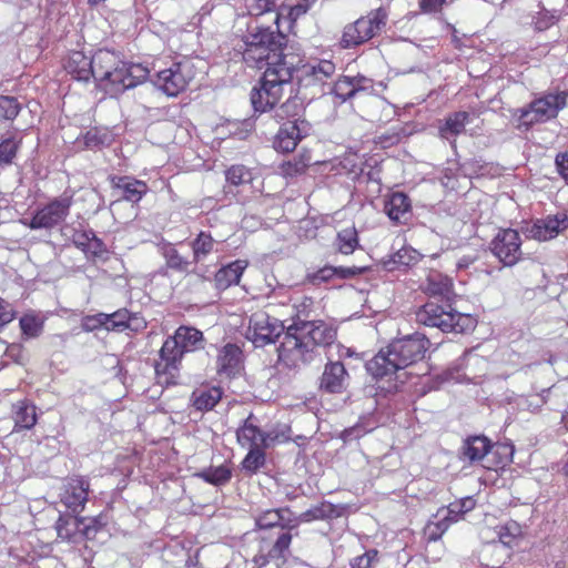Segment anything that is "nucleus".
<instances>
[{
  "instance_id": "f257e3e1",
  "label": "nucleus",
  "mask_w": 568,
  "mask_h": 568,
  "mask_svg": "<svg viewBox=\"0 0 568 568\" xmlns=\"http://www.w3.org/2000/svg\"><path fill=\"white\" fill-rule=\"evenodd\" d=\"M247 33L236 43L235 50L242 54L248 67L258 69L291 67L295 69V55L284 52L285 36L278 26H261L256 20L247 22Z\"/></svg>"
},
{
  "instance_id": "f03ea898",
  "label": "nucleus",
  "mask_w": 568,
  "mask_h": 568,
  "mask_svg": "<svg viewBox=\"0 0 568 568\" xmlns=\"http://www.w3.org/2000/svg\"><path fill=\"white\" fill-rule=\"evenodd\" d=\"M336 329L323 322H302L290 326L278 346V359L290 368L311 363L317 347L332 345Z\"/></svg>"
},
{
  "instance_id": "7ed1b4c3",
  "label": "nucleus",
  "mask_w": 568,
  "mask_h": 568,
  "mask_svg": "<svg viewBox=\"0 0 568 568\" xmlns=\"http://www.w3.org/2000/svg\"><path fill=\"white\" fill-rule=\"evenodd\" d=\"M428 344V338L420 333L397 338L366 363V371L374 378H390L395 375L399 379L397 373L422 359Z\"/></svg>"
},
{
  "instance_id": "20e7f679",
  "label": "nucleus",
  "mask_w": 568,
  "mask_h": 568,
  "mask_svg": "<svg viewBox=\"0 0 568 568\" xmlns=\"http://www.w3.org/2000/svg\"><path fill=\"white\" fill-rule=\"evenodd\" d=\"M92 78L111 95L134 88L149 78V69L140 63H128L110 50L101 49L92 55Z\"/></svg>"
},
{
  "instance_id": "39448f33",
  "label": "nucleus",
  "mask_w": 568,
  "mask_h": 568,
  "mask_svg": "<svg viewBox=\"0 0 568 568\" xmlns=\"http://www.w3.org/2000/svg\"><path fill=\"white\" fill-rule=\"evenodd\" d=\"M204 347L203 333L192 326H180L173 335L168 336L160 349V361L155 364V372L170 374L178 372L186 353H192Z\"/></svg>"
},
{
  "instance_id": "423d86ee",
  "label": "nucleus",
  "mask_w": 568,
  "mask_h": 568,
  "mask_svg": "<svg viewBox=\"0 0 568 568\" xmlns=\"http://www.w3.org/2000/svg\"><path fill=\"white\" fill-rule=\"evenodd\" d=\"M294 69L291 67L265 68L260 87L253 88L251 103L255 112L265 113L280 103L284 89L291 84Z\"/></svg>"
},
{
  "instance_id": "0eeeda50",
  "label": "nucleus",
  "mask_w": 568,
  "mask_h": 568,
  "mask_svg": "<svg viewBox=\"0 0 568 568\" xmlns=\"http://www.w3.org/2000/svg\"><path fill=\"white\" fill-rule=\"evenodd\" d=\"M567 91L547 93L534 99L527 106L516 111L518 128L526 130L537 123H545L555 118L567 105Z\"/></svg>"
},
{
  "instance_id": "6e6552de",
  "label": "nucleus",
  "mask_w": 568,
  "mask_h": 568,
  "mask_svg": "<svg viewBox=\"0 0 568 568\" xmlns=\"http://www.w3.org/2000/svg\"><path fill=\"white\" fill-rule=\"evenodd\" d=\"M415 321L428 327H436L444 333H463L471 320L468 315L454 311L448 304L427 302L415 312Z\"/></svg>"
},
{
  "instance_id": "1a4fd4ad",
  "label": "nucleus",
  "mask_w": 568,
  "mask_h": 568,
  "mask_svg": "<svg viewBox=\"0 0 568 568\" xmlns=\"http://www.w3.org/2000/svg\"><path fill=\"white\" fill-rule=\"evenodd\" d=\"M388 13L384 8L371 11L366 17L344 27L339 45L343 49L356 48L375 36L386 26Z\"/></svg>"
},
{
  "instance_id": "9d476101",
  "label": "nucleus",
  "mask_w": 568,
  "mask_h": 568,
  "mask_svg": "<svg viewBox=\"0 0 568 568\" xmlns=\"http://www.w3.org/2000/svg\"><path fill=\"white\" fill-rule=\"evenodd\" d=\"M196 69L192 60L183 59L170 67L156 71L151 78L152 83L168 97H176L183 92L195 78Z\"/></svg>"
},
{
  "instance_id": "9b49d317",
  "label": "nucleus",
  "mask_w": 568,
  "mask_h": 568,
  "mask_svg": "<svg viewBox=\"0 0 568 568\" xmlns=\"http://www.w3.org/2000/svg\"><path fill=\"white\" fill-rule=\"evenodd\" d=\"M283 331L284 325L280 320L258 311L251 315L245 335L256 347H263L274 343Z\"/></svg>"
},
{
  "instance_id": "f8f14e48",
  "label": "nucleus",
  "mask_w": 568,
  "mask_h": 568,
  "mask_svg": "<svg viewBox=\"0 0 568 568\" xmlns=\"http://www.w3.org/2000/svg\"><path fill=\"white\" fill-rule=\"evenodd\" d=\"M71 197H55L38 207L29 222H23L31 230H51L60 225L69 215Z\"/></svg>"
},
{
  "instance_id": "ddd939ff",
  "label": "nucleus",
  "mask_w": 568,
  "mask_h": 568,
  "mask_svg": "<svg viewBox=\"0 0 568 568\" xmlns=\"http://www.w3.org/2000/svg\"><path fill=\"white\" fill-rule=\"evenodd\" d=\"M567 230L568 214L565 212H557L556 214H548L544 217L534 220L523 229V232L528 239H532L538 242H547L556 239Z\"/></svg>"
},
{
  "instance_id": "4468645a",
  "label": "nucleus",
  "mask_w": 568,
  "mask_h": 568,
  "mask_svg": "<svg viewBox=\"0 0 568 568\" xmlns=\"http://www.w3.org/2000/svg\"><path fill=\"white\" fill-rule=\"evenodd\" d=\"M490 248L505 266L515 265L523 255L520 235L513 229L499 230L490 243Z\"/></svg>"
},
{
  "instance_id": "2eb2a0df",
  "label": "nucleus",
  "mask_w": 568,
  "mask_h": 568,
  "mask_svg": "<svg viewBox=\"0 0 568 568\" xmlns=\"http://www.w3.org/2000/svg\"><path fill=\"white\" fill-rule=\"evenodd\" d=\"M90 483L81 476L68 478L60 489V501L67 509L73 514H79L84 509L88 501Z\"/></svg>"
},
{
  "instance_id": "dca6fc26",
  "label": "nucleus",
  "mask_w": 568,
  "mask_h": 568,
  "mask_svg": "<svg viewBox=\"0 0 568 568\" xmlns=\"http://www.w3.org/2000/svg\"><path fill=\"white\" fill-rule=\"evenodd\" d=\"M296 60L297 58L295 57ZM295 71L298 73L300 80L304 81L306 85L324 84L335 74L336 67L331 60H317L303 64L300 68L295 67Z\"/></svg>"
},
{
  "instance_id": "f3484780",
  "label": "nucleus",
  "mask_w": 568,
  "mask_h": 568,
  "mask_svg": "<svg viewBox=\"0 0 568 568\" xmlns=\"http://www.w3.org/2000/svg\"><path fill=\"white\" fill-rule=\"evenodd\" d=\"M160 252L165 261L168 268L178 273H194L204 280L209 278L202 267L197 266L191 270V266L194 264L193 258L189 260L187 257L180 254L175 245L172 243H163L160 246Z\"/></svg>"
},
{
  "instance_id": "a211bd4d",
  "label": "nucleus",
  "mask_w": 568,
  "mask_h": 568,
  "mask_svg": "<svg viewBox=\"0 0 568 568\" xmlns=\"http://www.w3.org/2000/svg\"><path fill=\"white\" fill-rule=\"evenodd\" d=\"M348 381V373L342 362H328L323 371L320 388L329 394L342 393Z\"/></svg>"
},
{
  "instance_id": "6ab92c4d",
  "label": "nucleus",
  "mask_w": 568,
  "mask_h": 568,
  "mask_svg": "<svg viewBox=\"0 0 568 568\" xmlns=\"http://www.w3.org/2000/svg\"><path fill=\"white\" fill-rule=\"evenodd\" d=\"M109 332H140L146 327V322L136 313H130L126 308L118 310L111 314H106Z\"/></svg>"
},
{
  "instance_id": "aec40b11",
  "label": "nucleus",
  "mask_w": 568,
  "mask_h": 568,
  "mask_svg": "<svg viewBox=\"0 0 568 568\" xmlns=\"http://www.w3.org/2000/svg\"><path fill=\"white\" fill-rule=\"evenodd\" d=\"M242 351L235 344H226L219 349L216 372L220 376L232 377L240 372Z\"/></svg>"
},
{
  "instance_id": "412c9836",
  "label": "nucleus",
  "mask_w": 568,
  "mask_h": 568,
  "mask_svg": "<svg viewBox=\"0 0 568 568\" xmlns=\"http://www.w3.org/2000/svg\"><path fill=\"white\" fill-rule=\"evenodd\" d=\"M92 63V57L85 55L82 51H72L67 59L64 68L73 79L88 82L94 72Z\"/></svg>"
},
{
  "instance_id": "4be33fe9",
  "label": "nucleus",
  "mask_w": 568,
  "mask_h": 568,
  "mask_svg": "<svg viewBox=\"0 0 568 568\" xmlns=\"http://www.w3.org/2000/svg\"><path fill=\"white\" fill-rule=\"evenodd\" d=\"M114 189L121 193V199L131 203H138L149 190L145 182L130 176L118 178Z\"/></svg>"
},
{
  "instance_id": "5701e85b",
  "label": "nucleus",
  "mask_w": 568,
  "mask_h": 568,
  "mask_svg": "<svg viewBox=\"0 0 568 568\" xmlns=\"http://www.w3.org/2000/svg\"><path fill=\"white\" fill-rule=\"evenodd\" d=\"M365 267H343V266H324L316 272L307 275L308 281L314 285H320L329 281L334 276L339 278H351L365 272Z\"/></svg>"
},
{
  "instance_id": "b1692460",
  "label": "nucleus",
  "mask_w": 568,
  "mask_h": 568,
  "mask_svg": "<svg viewBox=\"0 0 568 568\" xmlns=\"http://www.w3.org/2000/svg\"><path fill=\"white\" fill-rule=\"evenodd\" d=\"M410 200L403 192H395L385 200L384 211L395 222H404L410 213Z\"/></svg>"
},
{
  "instance_id": "393cba45",
  "label": "nucleus",
  "mask_w": 568,
  "mask_h": 568,
  "mask_svg": "<svg viewBox=\"0 0 568 568\" xmlns=\"http://www.w3.org/2000/svg\"><path fill=\"white\" fill-rule=\"evenodd\" d=\"M302 139L301 129L294 121L283 124L274 140V148L277 151L288 153L295 150L298 141Z\"/></svg>"
},
{
  "instance_id": "a878e982",
  "label": "nucleus",
  "mask_w": 568,
  "mask_h": 568,
  "mask_svg": "<svg viewBox=\"0 0 568 568\" xmlns=\"http://www.w3.org/2000/svg\"><path fill=\"white\" fill-rule=\"evenodd\" d=\"M248 263L244 260H236L226 266L221 267L215 273V286L219 290H225L231 285L239 284L241 276Z\"/></svg>"
},
{
  "instance_id": "bb28decb",
  "label": "nucleus",
  "mask_w": 568,
  "mask_h": 568,
  "mask_svg": "<svg viewBox=\"0 0 568 568\" xmlns=\"http://www.w3.org/2000/svg\"><path fill=\"white\" fill-rule=\"evenodd\" d=\"M245 9L253 20L258 17H268L274 26H278L280 13L275 0H244Z\"/></svg>"
},
{
  "instance_id": "cd10ccee",
  "label": "nucleus",
  "mask_w": 568,
  "mask_h": 568,
  "mask_svg": "<svg viewBox=\"0 0 568 568\" xmlns=\"http://www.w3.org/2000/svg\"><path fill=\"white\" fill-rule=\"evenodd\" d=\"M14 430L31 429L37 423V407L27 400L13 405Z\"/></svg>"
},
{
  "instance_id": "c85d7f7f",
  "label": "nucleus",
  "mask_w": 568,
  "mask_h": 568,
  "mask_svg": "<svg viewBox=\"0 0 568 568\" xmlns=\"http://www.w3.org/2000/svg\"><path fill=\"white\" fill-rule=\"evenodd\" d=\"M491 443L485 436H470L465 439L462 453L470 463L481 460L490 450Z\"/></svg>"
},
{
  "instance_id": "c756f323",
  "label": "nucleus",
  "mask_w": 568,
  "mask_h": 568,
  "mask_svg": "<svg viewBox=\"0 0 568 568\" xmlns=\"http://www.w3.org/2000/svg\"><path fill=\"white\" fill-rule=\"evenodd\" d=\"M470 121V114L466 111H458L449 114L444 124L439 126V134L443 139L450 140L464 132L466 124Z\"/></svg>"
},
{
  "instance_id": "7c9ffc66",
  "label": "nucleus",
  "mask_w": 568,
  "mask_h": 568,
  "mask_svg": "<svg viewBox=\"0 0 568 568\" xmlns=\"http://www.w3.org/2000/svg\"><path fill=\"white\" fill-rule=\"evenodd\" d=\"M217 244L219 242L209 232L201 231L190 243L194 264L203 262L211 253L216 251Z\"/></svg>"
},
{
  "instance_id": "2f4dec72",
  "label": "nucleus",
  "mask_w": 568,
  "mask_h": 568,
  "mask_svg": "<svg viewBox=\"0 0 568 568\" xmlns=\"http://www.w3.org/2000/svg\"><path fill=\"white\" fill-rule=\"evenodd\" d=\"M452 280L439 272H430L424 284L425 293L430 296L448 297L452 293Z\"/></svg>"
},
{
  "instance_id": "473e14b6",
  "label": "nucleus",
  "mask_w": 568,
  "mask_h": 568,
  "mask_svg": "<svg viewBox=\"0 0 568 568\" xmlns=\"http://www.w3.org/2000/svg\"><path fill=\"white\" fill-rule=\"evenodd\" d=\"M221 398L222 390L220 387L197 389L192 394V403L197 410L213 409Z\"/></svg>"
},
{
  "instance_id": "72a5a7b5",
  "label": "nucleus",
  "mask_w": 568,
  "mask_h": 568,
  "mask_svg": "<svg viewBox=\"0 0 568 568\" xmlns=\"http://www.w3.org/2000/svg\"><path fill=\"white\" fill-rule=\"evenodd\" d=\"M196 477L201 478L207 484L214 486H222L230 481L232 477V470L225 465L211 466L195 474Z\"/></svg>"
},
{
  "instance_id": "f704fd0d",
  "label": "nucleus",
  "mask_w": 568,
  "mask_h": 568,
  "mask_svg": "<svg viewBox=\"0 0 568 568\" xmlns=\"http://www.w3.org/2000/svg\"><path fill=\"white\" fill-rule=\"evenodd\" d=\"M336 515V509L333 504L323 501L300 514L297 517L298 523H311L314 520H323L333 518Z\"/></svg>"
},
{
  "instance_id": "c9c22d12",
  "label": "nucleus",
  "mask_w": 568,
  "mask_h": 568,
  "mask_svg": "<svg viewBox=\"0 0 568 568\" xmlns=\"http://www.w3.org/2000/svg\"><path fill=\"white\" fill-rule=\"evenodd\" d=\"M262 432L257 426L251 423L247 418L244 425L237 430V440L242 446L261 447L262 446Z\"/></svg>"
},
{
  "instance_id": "e433bc0d",
  "label": "nucleus",
  "mask_w": 568,
  "mask_h": 568,
  "mask_svg": "<svg viewBox=\"0 0 568 568\" xmlns=\"http://www.w3.org/2000/svg\"><path fill=\"white\" fill-rule=\"evenodd\" d=\"M335 246L342 254H352L358 246V235L354 226L345 227L337 233Z\"/></svg>"
},
{
  "instance_id": "4c0bfd02",
  "label": "nucleus",
  "mask_w": 568,
  "mask_h": 568,
  "mask_svg": "<svg viewBox=\"0 0 568 568\" xmlns=\"http://www.w3.org/2000/svg\"><path fill=\"white\" fill-rule=\"evenodd\" d=\"M419 253L413 247H403L398 250L387 262L388 270L399 266H409L419 261Z\"/></svg>"
},
{
  "instance_id": "58836bf2",
  "label": "nucleus",
  "mask_w": 568,
  "mask_h": 568,
  "mask_svg": "<svg viewBox=\"0 0 568 568\" xmlns=\"http://www.w3.org/2000/svg\"><path fill=\"white\" fill-rule=\"evenodd\" d=\"M21 111V104L14 97L0 95V120H14Z\"/></svg>"
},
{
  "instance_id": "ea45409f",
  "label": "nucleus",
  "mask_w": 568,
  "mask_h": 568,
  "mask_svg": "<svg viewBox=\"0 0 568 568\" xmlns=\"http://www.w3.org/2000/svg\"><path fill=\"white\" fill-rule=\"evenodd\" d=\"M20 327L27 337H37L43 328V321L34 314H26L20 318Z\"/></svg>"
},
{
  "instance_id": "a19ab883",
  "label": "nucleus",
  "mask_w": 568,
  "mask_h": 568,
  "mask_svg": "<svg viewBox=\"0 0 568 568\" xmlns=\"http://www.w3.org/2000/svg\"><path fill=\"white\" fill-rule=\"evenodd\" d=\"M284 511L286 509H267L255 518V524L261 529L278 526L283 520Z\"/></svg>"
},
{
  "instance_id": "79ce46f5",
  "label": "nucleus",
  "mask_w": 568,
  "mask_h": 568,
  "mask_svg": "<svg viewBox=\"0 0 568 568\" xmlns=\"http://www.w3.org/2000/svg\"><path fill=\"white\" fill-rule=\"evenodd\" d=\"M226 181L233 185H242L250 183L253 180V174L250 169L244 165H232L225 173Z\"/></svg>"
},
{
  "instance_id": "37998d69",
  "label": "nucleus",
  "mask_w": 568,
  "mask_h": 568,
  "mask_svg": "<svg viewBox=\"0 0 568 568\" xmlns=\"http://www.w3.org/2000/svg\"><path fill=\"white\" fill-rule=\"evenodd\" d=\"M81 521L77 518L60 516L55 524L58 537L62 540H70Z\"/></svg>"
},
{
  "instance_id": "c03bdc74",
  "label": "nucleus",
  "mask_w": 568,
  "mask_h": 568,
  "mask_svg": "<svg viewBox=\"0 0 568 568\" xmlns=\"http://www.w3.org/2000/svg\"><path fill=\"white\" fill-rule=\"evenodd\" d=\"M262 447L250 448L247 455L242 462L243 469L250 473L257 471L265 464V454Z\"/></svg>"
},
{
  "instance_id": "a18cd8bd",
  "label": "nucleus",
  "mask_w": 568,
  "mask_h": 568,
  "mask_svg": "<svg viewBox=\"0 0 568 568\" xmlns=\"http://www.w3.org/2000/svg\"><path fill=\"white\" fill-rule=\"evenodd\" d=\"M354 88L352 78L343 77L334 83L332 92L343 103L356 95Z\"/></svg>"
},
{
  "instance_id": "49530a36",
  "label": "nucleus",
  "mask_w": 568,
  "mask_h": 568,
  "mask_svg": "<svg viewBox=\"0 0 568 568\" xmlns=\"http://www.w3.org/2000/svg\"><path fill=\"white\" fill-rule=\"evenodd\" d=\"M435 519L436 520L428 521L424 529L425 537L428 541L438 540L450 525L447 519L442 516H435Z\"/></svg>"
},
{
  "instance_id": "de8ad7c7",
  "label": "nucleus",
  "mask_w": 568,
  "mask_h": 568,
  "mask_svg": "<svg viewBox=\"0 0 568 568\" xmlns=\"http://www.w3.org/2000/svg\"><path fill=\"white\" fill-rule=\"evenodd\" d=\"M19 145L20 141H17L13 136L6 138L0 142L1 165H8L12 163L13 159L16 158Z\"/></svg>"
},
{
  "instance_id": "09e8293b",
  "label": "nucleus",
  "mask_w": 568,
  "mask_h": 568,
  "mask_svg": "<svg viewBox=\"0 0 568 568\" xmlns=\"http://www.w3.org/2000/svg\"><path fill=\"white\" fill-rule=\"evenodd\" d=\"M497 534L499 542L505 547H509L515 538L521 534V528L516 521H509L500 526Z\"/></svg>"
},
{
  "instance_id": "8fccbe9b",
  "label": "nucleus",
  "mask_w": 568,
  "mask_h": 568,
  "mask_svg": "<svg viewBox=\"0 0 568 568\" xmlns=\"http://www.w3.org/2000/svg\"><path fill=\"white\" fill-rule=\"evenodd\" d=\"M108 317L106 313H97L94 315H87L81 321V327L85 332H94L100 328L106 331Z\"/></svg>"
},
{
  "instance_id": "3c124183",
  "label": "nucleus",
  "mask_w": 568,
  "mask_h": 568,
  "mask_svg": "<svg viewBox=\"0 0 568 568\" xmlns=\"http://www.w3.org/2000/svg\"><path fill=\"white\" fill-rule=\"evenodd\" d=\"M298 105L295 101L286 100L284 103L278 106L275 105L274 110V119L276 121H282L285 119H290L297 114Z\"/></svg>"
},
{
  "instance_id": "603ef678",
  "label": "nucleus",
  "mask_w": 568,
  "mask_h": 568,
  "mask_svg": "<svg viewBox=\"0 0 568 568\" xmlns=\"http://www.w3.org/2000/svg\"><path fill=\"white\" fill-rule=\"evenodd\" d=\"M298 105L295 101L286 100L284 103L278 106L275 105L274 110V119L276 121H282L285 119H290L297 114Z\"/></svg>"
},
{
  "instance_id": "864d4df0",
  "label": "nucleus",
  "mask_w": 568,
  "mask_h": 568,
  "mask_svg": "<svg viewBox=\"0 0 568 568\" xmlns=\"http://www.w3.org/2000/svg\"><path fill=\"white\" fill-rule=\"evenodd\" d=\"M288 440V436L285 432H280L276 429H272L268 432H262V448H268L274 446L277 443H283Z\"/></svg>"
},
{
  "instance_id": "5fc2aeb1",
  "label": "nucleus",
  "mask_w": 568,
  "mask_h": 568,
  "mask_svg": "<svg viewBox=\"0 0 568 568\" xmlns=\"http://www.w3.org/2000/svg\"><path fill=\"white\" fill-rule=\"evenodd\" d=\"M378 551L375 549L367 550L365 554L357 556L351 562L352 568H371L377 559Z\"/></svg>"
},
{
  "instance_id": "6e6d98bb",
  "label": "nucleus",
  "mask_w": 568,
  "mask_h": 568,
  "mask_svg": "<svg viewBox=\"0 0 568 568\" xmlns=\"http://www.w3.org/2000/svg\"><path fill=\"white\" fill-rule=\"evenodd\" d=\"M464 515L463 509L459 506V501L449 504L446 509H442L437 513L436 517L442 516L447 519L449 524L457 521Z\"/></svg>"
},
{
  "instance_id": "4d7b16f0",
  "label": "nucleus",
  "mask_w": 568,
  "mask_h": 568,
  "mask_svg": "<svg viewBox=\"0 0 568 568\" xmlns=\"http://www.w3.org/2000/svg\"><path fill=\"white\" fill-rule=\"evenodd\" d=\"M292 536L288 532H284L278 536L276 539L272 550L270 551V557H281L284 551H286L291 545Z\"/></svg>"
},
{
  "instance_id": "13d9d810",
  "label": "nucleus",
  "mask_w": 568,
  "mask_h": 568,
  "mask_svg": "<svg viewBox=\"0 0 568 568\" xmlns=\"http://www.w3.org/2000/svg\"><path fill=\"white\" fill-rule=\"evenodd\" d=\"M555 165L558 174L568 184V152H560L555 158Z\"/></svg>"
},
{
  "instance_id": "bf43d9fd",
  "label": "nucleus",
  "mask_w": 568,
  "mask_h": 568,
  "mask_svg": "<svg viewBox=\"0 0 568 568\" xmlns=\"http://www.w3.org/2000/svg\"><path fill=\"white\" fill-rule=\"evenodd\" d=\"M83 236L88 241V247L94 255H101L105 252L103 242L95 236L93 232L84 233Z\"/></svg>"
},
{
  "instance_id": "052dcab7",
  "label": "nucleus",
  "mask_w": 568,
  "mask_h": 568,
  "mask_svg": "<svg viewBox=\"0 0 568 568\" xmlns=\"http://www.w3.org/2000/svg\"><path fill=\"white\" fill-rule=\"evenodd\" d=\"M14 317V311L10 303L0 298V328L10 323Z\"/></svg>"
},
{
  "instance_id": "680f3d73",
  "label": "nucleus",
  "mask_w": 568,
  "mask_h": 568,
  "mask_svg": "<svg viewBox=\"0 0 568 568\" xmlns=\"http://www.w3.org/2000/svg\"><path fill=\"white\" fill-rule=\"evenodd\" d=\"M445 2L446 0H419V8L424 13H436Z\"/></svg>"
},
{
  "instance_id": "e2e57ef3",
  "label": "nucleus",
  "mask_w": 568,
  "mask_h": 568,
  "mask_svg": "<svg viewBox=\"0 0 568 568\" xmlns=\"http://www.w3.org/2000/svg\"><path fill=\"white\" fill-rule=\"evenodd\" d=\"M354 83V89L356 94L359 92H371L373 91V81L368 78H365L363 75H358L355 78H352Z\"/></svg>"
},
{
  "instance_id": "0e129e2a",
  "label": "nucleus",
  "mask_w": 568,
  "mask_h": 568,
  "mask_svg": "<svg viewBox=\"0 0 568 568\" xmlns=\"http://www.w3.org/2000/svg\"><path fill=\"white\" fill-rule=\"evenodd\" d=\"M102 143L101 139L98 136V132L95 130H90L84 135V144L87 148L93 149L98 148Z\"/></svg>"
},
{
  "instance_id": "69168bd1",
  "label": "nucleus",
  "mask_w": 568,
  "mask_h": 568,
  "mask_svg": "<svg viewBox=\"0 0 568 568\" xmlns=\"http://www.w3.org/2000/svg\"><path fill=\"white\" fill-rule=\"evenodd\" d=\"M464 514L474 509L476 501L473 497H465L458 500Z\"/></svg>"
},
{
  "instance_id": "338daca9",
  "label": "nucleus",
  "mask_w": 568,
  "mask_h": 568,
  "mask_svg": "<svg viewBox=\"0 0 568 568\" xmlns=\"http://www.w3.org/2000/svg\"><path fill=\"white\" fill-rule=\"evenodd\" d=\"M475 261L474 256L470 255H464L462 256L457 262V268L463 270L467 268L473 262Z\"/></svg>"
},
{
  "instance_id": "774afa93",
  "label": "nucleus",
  "mask_w": 568,
  "mask_h": 568,
  "mask_svg": "<svg viewBox=\"0 0 568 568\" xmlns=\"http://www.w3.org/2000/svg\"><path fill=\"white\" fill-rule=\"evenodd\" d=\"M254 562L257 566V568H263L268 564L267 558L264 555L255 556Z\"/></svg>"
}]
</instances>
